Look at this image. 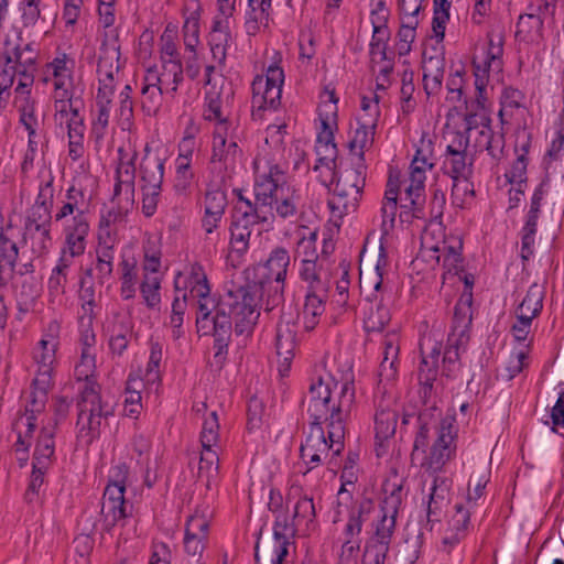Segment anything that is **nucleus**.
I'll list each match as a JSON object with an SVG mask.
<instances>
[{
  "instance_id": "58",
  "label": "nucleus",
  "mask_w": 564,
  "mask_h": 564,
  "mask_svg": "<svg viewBox=\"0 0 564 564\" xmlns=\"http://www.w3.org/2000/svg\"><path fill=\"white\" fill-rule=\"evenodd\" d=\"M390 322V312L383 305L370 306L365 315L364 326L368 333L382 332Z\"/></svg>"
},
{
  "instance_id": "12",
  "label": "nucleus",
  "mask_w": 564,
  "mask_h": 564,
  "mask_svg": "<svg viewBox=\"0 0 564 564\" xmlns=\"http://www.w3.org/2000/svg\"><path fill=\"white\" fill-rule=\"evenodd\" d=\"M419 432L414 441V454L425 452L430 441L431 449L425 457L424 466L433 471L441 470L456 452L457 427L453 413L442 414L436 409L422 412L419 416Z\"/></svg>"
},
{
  "instance_id": "53",
  "label": "nucleus",
  "mask_w": 564,
  "mask_h": 564,
  "mask_svg": "<svg viewBox=\"0 0 564 564\" xmlns=\"http://www.w3.org/2000/svg\"><path fill=\"white\" fill-rule=\"evenodd\" d=\"M296 254L301 260H317L316 250L317 229L301 227L297 231Z\"/></svg>"
},
{
  "instance_id": "17",
  "label": "nucleus",
  "mask_w": 564,
  "mask_h": 564,
  "mask_svg": "<svg viewBox=\"0 0 564 564\" xmlns=\"http://www.w3.org/2000/svg\"><path fill=\"white\" fill-rule=\"evenodd\" d=\"M458 280L465 283L458 303L455 306L454 322L452 332L448 336V346L444 354V362L457 367V360L460 351L465 350L469 341V328L471 325V288L474 285V276L470 274H457Z\"/></svg>"
},
{
  "instance_id": "59",
  "label": "nucleus",
  "mask_w": 564,
  "mask_h": 564,
  "mask_svg": "<svg viewBox=\"0 0 564 564\" xmlns=\"http://www.w3.org/2000/svg\"><path fill=\"white\" fill-rule=\"evenodd\" d=\"M474 184L469 177L453 180L452 202L455 206L464 208L474 199Z\"/></svg>"
},
{
  "instance_id": "42",
  "label": "nucleus",
  "mask_w": 564,
  "mask_h": 564,
  "mask_svg": "<svg viewBox=\"0 0 564 564\" xmlns=\"http://www.w3.org/2000/svg\"><path fill=\"white\" fill-rule=\"evenodd\" d=\"M398 415L390 409H381L375 415V438L377 455L381 456L386 452V442L395 433Z\"/></svg>"
},
{
  "instance_id": "36",
  "label": "nucleus",
  "mask_w": 564,
  "mask_h": 564,
  "mask_svg": "<svg viewBox=\"0 0 564 564\" xmlns=\"http://www.w3.org/2000/svg\"><path fill=\"white\" fill-rule=\"evenodd\" d=\"M295 326L292 321L283 317L278 324L275 349L279 357L280 372H286L290 368L291 360L295 349Z\"/></svg>"
},
{
  "instance_id": "31",
  "label": "nucleus",
  "mask_w": 564,
  "mask_h": 564,
  "mask_svg": "<svg viewBox=\"0 0 564 564\" xmlns=\"http://www.w3.org/2000/svg\"><path fill=\"white\" fill-rule=\"evenodd\" d=\"M234 43V35L231 32V20H227L226 18L221 19H213V25L209 33V47L213 59L216 64H214V73L219 75L223 79L224 77L219 73V69L224 66L227 51ZM207 65L205 69L208 67ZM204 82L206 80V70L204 72Z\"/></svg>"
},
{
  "instance_id": "44",
  "label": "nucleus",
  "mask_w": 564,
  "mask_h": 564,
  "mask_svg": "<svg viewBox=\"0 0 564 564\" xmlns=\"http://www.w3.org/2000/svg\"><path fill=\"white\" fill-rule=\"evenodd\" d=\"M51 220L52 217H47L43 223L32 220L28 226L32 251L37 256L46 253L52 246Z\"/></svg>"
},
{
  "instance_id": "32",
  "label": "nucleus",
  "mask_w": 564,
  "mask_h": 564,
  "mask_svg": "<svg viewBox=\"0 0 564 564\" xmlns=\"http://www.w3.org/2000/svg\"><path fill=\"white\" fill-rule=\"evenodd\" d=\"M441 349V343L431 335L422 337L420 341L422 361L419 369V380L423 387L424 397L427 395V392L431 391L433 387Z\"/></svg>"
},
{
  "instance_id": "2",
  "label": "nucleus",
  "mask_w": 564,
  "mask_h": 564,
  "mask_svg": "<svg viewBox=\"0 0 564 564\" xmlns=\"http://www.w3.org/2000/svg\"><path fill=\"white\" fill-rule=\"evenodd\" d=\"M307 399V411L315 423L301 445V458L312 469L330 451L339 455L344 448L345 423L355 402L352 376L339 382L332 371L321 368L311 380Z\"/></svg>"
},
{
  "instance_id": "30",
  "label": "nucleus",
  "mask_w": 564,
  "mask_h": 564,
  "mask_svg": "<svg viewBox=\"0 0 564 564\" xmlns=\"http://www.w3.org/2000/svg\"><path fill=\"white\" fill-rule=\"evenodd\" d=\"M473 159L468 153V139L463 133L453 134L452 141L446 148L444 167L455 178L470 177Z\"/></svg>"
},
{
  "instance_id": "49",
  "label": "nucleus",
  "mask_w": 564,
  "mask_h": 564,
  "mask_svg": "<svg viewBox=\"0 0 564 564\" xmlns=\"http://www.w3.org/2000/svg\"><path fill=\"white\" fill-rule=\"evenodd\" d=\"M452 481L448 477L437 475L434 477L429 494V514L435 513L449 498Z\"/></svg>"
},
{
  "instance_id": "55",
  "label": "nucleus",
  "mask_w": 564,
  "mask_h": 564,
  "mask_svg": "<svg viewBox=\"0 0 564 564\" xmlns=\"http://www.w3.org/2000/svg\"><path fill=\"white\" fill-rule=\"evenodd\" d=\"M175 31L173 29H170L169 26L165 29L164 33L161 36L162 65L159 68L160 72H165L170 63H175L182 68L177 46L175 43Z\"/></svg>"
},
{
  "instance_id": "4",
  "label": "nucleus",
  "mask_w": 564,
  "mask_h": 564,
  "mask_svg": "<svg viewBox=\"0 0 564 564\" xmlns=\"http://www.w3.org/2000/svg\"><path fill=\"white\" fill-rule=\"evenodd\" d=\"M37 58L39 45L34 41L28 42L17 36L14 40L6 41L3 57L0 62V89L4 91L17 82L13 104L20 113V122L28 131V149L21 163L23 172L33 167L42 143L35 100L31 96Z\"/></svg>"
},
{
  "instance_id": "45",
  "label": "nucleus",
  "mask_w": 564,
  "mask_h": 564,
  "mask_svg": "<svg viewBox=\"0 0 564 564\" xmlns=\"http://www.w3.org/2000/svg\"><path fill=\"white\" fill-rule=\"evenodd\" d=\"M132 335V326L128 317H118L110 329L109 348L115 355H122Z\"/></svg>"
},
{
  "instance_id": "43",
  "label": "nucleus",
  "mask_w": 564,
  "mask_h": 564,
  "mask_svg": "<svg viewBox=\"0 0 564 564\" xmlns=\"http://www.w3.org/2000/svg\"><path fill=\"white\" fill-rule=\"evenodd\" d=\"M324 294L317 292L306 293L302 311L299 315V322L304 330L311 332L318 325L325 312Z\"/></svg>"
},
{
  "instance_id": "21",
  "label": "nucleus",
  "mask_w": 564,
  "mask_h": 564,
  "mask_svg": "<svg viewBox=\"0 0 564 564\" xmlns=\"http://www.w3.org/2000/svg\"><path fill=\"white\" fill-rule=\"evenodd\" d=\"M202 453L198 477L206 479L207 485L218 476L219 469V422L215 411L203 422L200 432Z\"/></svg>"
},
{
  "instance_id": "27",
  "label": "nucleus",
  "mask_w": 564,
  "mask_h": 564,
  "mask_svg": "<svg viewBox=\"0 0 564 564\" xmlns=\"http://www.w3.org/2000/svg\"><path fill=\"white\" fill-rule=\"evenodd\" d=\"M75 59L66 53H57L42 70V82L51 85L52 93L76 91Z\"/></svg>"
},
{
  "instance_id": "1",
  "label": "nucleus",
  "mask_w": 564,
  "mask_h": 564,
  "mask_svg": "<svg viewBox=\"0 0 564 564\" xmlns=\"http://www.w3.org/2000/svg\"><path fill=\"white\" fill-rule=\"evenodd\" d=\"M174 288L177 294L197 302V332L202 336L215 338L216 357L223 355L228 346L232 319L238 336L248 337L252 334L259 318L258 289L229 292L217 301L210 295L205 271L198 263L185 264L175 274Z\"/></svg>"
},
{
  "instance_id": "62",
  "label": "nucleus",
  "mask_w": 564,
  "mask_h": 564,
  "mask_svg": "<svg viewBox=\"0 0 564 564\" xmlns=\"http://www.w3.org/2000/svg\"><path fill=\"white\" fill-rule=\"evenodd\" d=\"M451 3L447 0H434L432 30L438 40H443L449 20Z\"/></svg>"
},
{
  "instance_id": "38",
  "label": "nucleus",
  "mask_w": 564,
  "mask_h": 564,
  "mask_svg": "<svg viewBox=\"0 0 564 564\" xmlns=\"http://www.w3.org/2000/svg\"><path fill=\"white\" fill-rule=\"evenodd\" d=\"M470 510L463 505L455 506V512L448 520L447 529L442 536V551L449 553L465 538L469 525Z\"/></svg>"
},
{
  "instance_id": "41",
  "label": "nucleus",
  "mask_w": 564,
  "mask_h": 564,
  "mask_svg": "<svg viewBox=\"0 0 564 564\" xmlns=\"http://www.w3.org/2000/svg\"><path fill=\"white\" fill-rule=\"evenodd\" d=\"M375 131L376 126L356 121V127L352 128L348 141L350 155L355 162L364 164L366 152L373 145Z\"/></svg>"
},
{
  "instance_id": "34",
  "label": "nucleus",
  "mask_w": 564,
  "mask_h": 564,
  "mask_svg": "<svg viewBox=\"0 0 564 564\" xmlns=\"http://www.w3.org/2000/svg\"><path fill=\"white\" fill-rule=\"evenodd\" d=\"M209 529V516L196 511L186 522L184 547L189 555H200L206 546Z\"/></svg>"
},
{
  "instance_id": "11",
  "label": "nucleus",
  "mask_w": 564,
  "mask_h": 564,
  "mask_svg": "<svg viewBox=\"0 0 564 564\" xmlns=\"http://www.w3.org/2000/svg\"><path fill=\"white\" fill-rule=\"evenodd\" d=\"M88 203L85 193L70 186L58 203L53 219L62 227L63 245L59 259L63 262H74L84 256L90 232Z\"/></svg>"
},
{
  "instance_id": "50",
  "label": "nucleus",
  "mask_w": 564,
  "mask_h": 564,
  "mask_svg": "<svg viewBox=\"0 0 564 564\" xmlns=\"http://www.w3.org/2000/svg\"><path fill=\"white\" fill-rule=\"evenodd\" d=\"M531 349V344L513 345L506 364V375H502L507 380L513 379L529 366Z\"/></svg>"
},
{
  "instance_id": "48",
  "label": "nucleus",
  "mask_w": 564,
  "mask_h": 564,
  "mask_svg": "<svg viewBox=\"0 0 564 564\" xmlns=\"http://www.w3.org/2000/svg\"><path fill=\"white\" fill-rule=\"evenodd\" d=\"M147 387L138 377L130 376L124 392V413L128 416L137 417L142 410L141 391Z\"/></svg>"
},
{
  "instance_id": "40",
  "label": "nucleus",
  "mask_w": 564,
  "mask_h": 564,
  "mask_svg": "<svg viewBox=\"0 0 564 564\" xmlns=\"http://www.w3.org/2000/svg\"><path fill=\"white\" fill-rule=\"evenodd\" d=\"M272 0H248L245 28L248 35H256L269 28Z\"/></svg>"
},
{
  "instance_id": "23",
  "label": "nucleus",
  "mask_w": 564,
  "mask_h": 564,
  "mask_svg": "<svg viewBox=\"0 0 564 564\" xmlns=\"http://www.w3.org/2000/svg\"><path fill=\"white\" fill-rule=\"evenodd\" d=\"M284 72L275 62L267 67L252 83V107L259 110H274L281 101Z\"/></svg>"
},
{
  "instance_id": "64",
  "label": "nucleus",
  "mask_w": 564,
  "mask_h": 564,
  "mask_svg": "<svg viewBox=\"0 0 564 564\" xmlns=\"http://www.w3.org/2000/svg\"><path fill=\"white\" fill-rule=\"evenodd\" d=\"M489 480V475L486 471L479 475H473L469 479V489L467 494V508H474L478 500L484 497L486 485Z\"/></svg>"
},
{
  "instance_id": "46",
  "label": "nucleus",
  "mask_w": 564,
  "mask_h": 564,
  "mask_svg": "<svg viewBox=\"0 0 564 564\" xmlns=\"http://www.w3.org/2000/svg\"><path fill=\"white\" fill-rule=\"evenodd\" d=\"M543 289L538 284H533L529 288L525 296L519 304L516 315L533 321L543 307Z\"/></svg>"
},
{
  "instance_id": "20",
  "label": "nucleus",
  "mask_w": 564,
  "mask_h": 564,
  "mask_svg": "<svg viewBox=\"0 0 564 564\" xmlns=\"http://www.w3.org/2000/svg\"><path fill=\"white\" fill-rule=\"evenodd\" d=\"M248 209L242 212L240 218H237L231 227L230 247L231 251L243 254L249 248V240L252 231L258 226V231L272 228L274 215L269 209L252 207L247 204Z\"/></svg>"
},
{
  "instance_id": "26",
  "label": "nucleus",
  "mask_w": 564,
  "mask_h": 564,
  "mask_svg": "<svg viewBox=\"0 0 564 564\" xmlns=\"http://www.w3.org/2000/svg\"><path fill=\"white\" fill-rule=\"evenodd\" d=\"M432 232L426 229L422 236V250L421 256L425 258L427 253H432L436 262L443 263L444 280L449 276H455L463 272V259L460 256L462 243L459 240L454 239L449 241H443L442 243H433L431 240Z\"/></svg>"
},
{
  "instance_id": "19",
  "label": "nucleus",
  "mask_w": 564,
  "mask_h": 564,
  "mask_svg": "<svg viewBox=\"0 0 564 564\" xmlns=\"http://www.w3.org/2000/svg\"><path fill=\"white\" fill-rule=\"evenodd\" d=\"M129 480L130 474L126 464L119 463L110 468L109 482L104 492L101 507V513L107 528L113 527L121 521H123V524L128 523V521H124V491Z\"/></svg>"
},
{
  "instance_id": "29",
  "label": "nucleus",
  "mask_w": 564,
  "mask_h": 564,
  "mask_svg": "<svg viewBox=\"0 0 564 564\" xmlns=\"http://www.w3.org/2000/svg\"><path fill=\"white\" fill-rule=\"evenodd\" d=\"M294 534V528L286 518L276 519L273 525V541L268 547L260 550L256 546L257 564H283L289 554L290 539Z\"/></svg>"
},
{
  "instance_id": "47",
  "label": "nucleus",
  "mask_w": 564,
  "mask_h": 564,
  "mask_svg": "<svg viewBox=\"0 0 564 564\" xmlns=\"http://www.w3.org/2000/svg\"><path fill=\"white\" fill-rule=\"evenodd\" d=\"M164 164L159 156L145 155L140 165L142 186L161 187L163 181Z\"/></svg>"
},
{
  "instance_id": "28",
  "label": "nucleus",
  "mask_w": 564,
  "mask_h": 564,
  "mask_svg": "<svg viewBox=\"0 0 564 564\" xmlns=\"http://www.w3.org/2000/svg\"><path fill=\"white\" fill-rule=\"evenodd\" d=\"M21 229L0 212V276L9 278L19 259Z\"/></svg>"
},
{
  "instance_id": "14",
  "label": "nucleus",
  "mask_w": 564,
  "mask_h": 564,
  "mask_svg": "<svg viewBox=\"0 0 564 564\" xmlns=\"http://www.w3.org/2000/svg\"><path fill=\"white\" fill-rule=\"evenodd\" d=\"M183 80V69L175 63H170L165 72L159 67H149L142 80L140 104L142 111L148 116H155L164 101L173 98L178 85Z\"/></svg>"
},
{
  "instance_id": "35",
  "label": "nucleus",
  "mask_w": 564,
  "mask_h": 564,
  "mask_svg": "<svg viewBox=\"0 0 564 564\" xmlns=\"http://www.w3.org/2000/svg\"><path fill=\"white\" fill-rule=\"evenodd\" d=\"M76 91L52 93L51 98L54 108V120L67 130L75 129V126L83 127L84 119L73 101Z\"/></svg>"
},
{
  "instance_id": "5",
  "label": "nucleus",
  "mask_w": 564,
  "mask_h": 564,
  "mask_svg": "<svg viewBox=\"0 0 564 564\" xmlns=\"http://www.w3.org/2000/svg\"><path fill=\"white\" fill-rule=\"evenodd\" d=\"M59 330L57 322H50L33 348L32 359L36 369L32 390L24 413L19 415L13 423V431L17 434V451L24 452L30 447L37 416L45 408L46 395L53 383V371L59 346Z\"/></svg>"
},
{
  "instance_id": "56",
  "label": "nucleus",
  "mask_w": 564,
  "mask_h": 564,
  "mask_svg": "<svg viewBox=\"0 0 564 564\" xmlns=\"http://www.w3.org/2000/svg\"><path fill=\"white\" fill-rule=\"evenodd\" d=\"M301 491L302 489L299 486L291 487L288 499H296L294 505V518L296 520L311 521L315 516L314 503L307 496L301 497Z\"/></svg>"
},
{
  "instance_id": "13",
  "label": "nucleus",
  "mask_w": 564,
  "mask_h": 564,
  "mask_svg": "<svg viewBox=\"0 0 564 564\" xmlns=\"http://www.w3.org/2000/svg\"><path fill=\"white\" fill-rule=\"evenodd\" d=\"M358 454L349 453L341 471V486L338 490L337 499V520L347 517L346 532L349 535L360 534L362 522L373 509V502L370 499L354 500L352 491L358 479Z\"/></svg>"
},
{
  "instance_id": "9",
  "label": "nucleus",
  "mask_w": 564,
  "mask_h": 564,
  "mask_svg": "<svg viewBox=\"0 0 564 564\" xmlns=\"http://www.w3.org/2000/svg\"><path fill=\"white\" fill-rule=\"evenodd\" d=\"M502 45L500 40L495 42L489 39L487 51L481 57L474 59V75L476 88V104L479 111L470 112L466 117L468 141L475 140V145L480 150H487L492 153L495 143L499 145V140L494 137L490 118L486 112L487 85L491 73H499L502 68Z\"/></svg>"
},
{
  "instance_id": "16",
  "label": "nucleus",
  "mask_w": 564,
  "mask_h": 564,
  "mask_svg": "<svg viewBox=\"0 0 564 564\" xmlns=\"http://www.w3.org/2000/svg\"><path fill=\"white\" fill-rule=\"evenodd\" d=\"M77 438L84 445L91 444L100 435V429L112 408L100 395L98 386L87 382L78 404Z\"/></svg>"
},
{
  "instance_id": "25",
  "label": "nucleus",
  "mask_w": 564,
  "mask_h": 564,
  "mask_svg": "<svg viewBox=\"0 0 564 564\" xmlns=\"http://www.w3.org/2000/svg\"><path fill=\"white\" fill-rule=\"evenodd\" d=\"M137 152L130 147L118 149V165L116 170V184L113 200L122 202L123 208L134 206V176Z\"/></svg>"
},
{
  "instance_id": "54",
  "label": "nucleus",
  "mask_w": 564,
  "mask_h": 564,
  "mask_svg": "<svg viewBox=\"0 0 564 564\" xmlns=\"http://www.w3.org/2000/svg\"><path fill=\"white\" fill-rule=\"evenodd\" d=\"M543 22L539 15H521L517 23V34L527 42L539 41L542 36Z\"/></svg>"
},
{
  "instance_id": "18",
  "label": "nucleus",
  "mask_w": 564,
  "mask_h": 564,
  "mask_svg": "<svg viewBox=\"0 0 564 564\" xmlns=\"http://www.w3.org/2000/svg\"><path fill=\"white\" fill-rule=\"evenodd\" d=\"M291 265V256L285 248L276 247L271 250L267 260L257 268L259 283L264 290L265 285L273 294L267 303V310H271L283 300L285 279Z\"/></svg>"
},
{
  "instance_id": "22",
  "label": "nucleus",
  "mask_w": 564,
  "mask_h": 564,
  "mask_svg": "<svg viewBox=\"0 0 564 564\" xmlns=\"http://www.w3.org/2000/svg\"><path fill=\"white\" fill-rule=\"evenodd\" d=\"M161 257V251L155 246L149 243L144 247L140 292L150 308H156L161 303V284L165 274Z\"/></svg>"
},
{
  "instance_id": "33",
  "label": "nucleus",
  "mask_w": 564,
  "mask_h": 564,
  "mask_svg": "<svg viewBox=\"0 0 564 564\" xmlns=\"http://www.w3.org/2000/svg\"><path fill=\"white\" fill-rule=\"evenodd\" d=\"M113 206L100 214L97 228V243L117 247L119 243L118 226L122 224L133 208H123L122 202L113 200Z\"/></svg>"
},
{
  "instance_id": "8",
  "label": "nucleus",
  "mask_w": 564,
  "mask_h": 564,
  "mask_svg": "<svg viewBox=\"0 0 564 564\" xmlns=\"http://www.w3.org/2000/svg\"><path fill=\"white\" fill-rule=\"evenodd\" d=\"M433 152L432 139L422 137L415 155L411 161L408 177L401 180V175L398 171H390L381 206L382 227L384 231L390 230L394 226L401 186L404 188V198H402V200L409 202V204H402V208L411 207L415 210L416 207L423 203L426 173L434 166Z\"/></svg>"
},
{
  "instance_id": "10",
  "label": "nucleus",
  "mask_w": 564,
  "mask_h": 564,
  "mask_svg": "<svg viewBox=\"0 0 564 564\" xmlns=\"http://www.w3.org/2000/svg\"><path fill=\"white\" fill-rule=\"evenodd\" d=\"M254 207L273 208L281 218L295 216L303 206L300 189L284 182L283 172L265 154H259L253 161Z\"/></svg>"
},
{
  "instance_id": "60",
  "label": "nucleus",
  "mask_w": 564,
  "mask_h": 564,
  "mask_svg": "<svg viewBox=\"0 0 564 564\" xmlns=\"http://www.w3.org/2000/svg\"><path fill=\"white\" fill-rule=\"evenodd\" d=\"M423 85L424 90L427 95L437 93L443 82V69L441 67V61L431 59L429 64L424 65Z\"/></svg>"
},
{
  "instance_id": "51",
  "label": "nucleus",
  "mask_w": 564,
  "mask_h": 564,
  "mask_svg": "<svg viewBox=\"0 0 564 564\" xmlns=\"http://www.w3.org/2000/svg\"><path fill=\"white\" fill-rule=\"evenodd\" d=\"M163 348L159 343H152L150 346V355L143 377L140 378L147 388L158 386L161 381V362H162Z\"/></svg>"
},
{
  "instance_id": "15",
  "label": "nucleus",
  "mask_w": 564,
  "mask_h": 564,
  "mask_svg": "<svg viewBox=\"0 0 564 564\" xmlns=\"http://www.w3.org/2000/svg\"><path fill=\"white\" fill-rule=\"evenodd\" d=\"M402 503L401 488H393L386 496L379 520L375 524V533L365 546L361 564H384L390 549L391 538L395 527V518Z\"/></svg>"
},
{
  "instance_id": "7",
  "label": "nucleus",
  "mask_w": 564,
  "mask_h": 564,
  "mask_svg": "<svg viewBox=\"0 0 564 564\" xmlns=\"http://www.w3.org/2000/svg\"><path fill=\"white\" fill-rule=\"evenodd\" d=\"M225 79L214 73V66L206 68V109L205 118L215 122L212 144V171L219 183H225L235 173L241 152L232 137V124L223 109V87Z\"/></svg>"
},
{
  "instance_id": "24",
  "label": "nucleus",
  "mask_w": 564,
  "mask_h": 564,
  "mask_svg": "<svg viewBox=\"0 0 564 564\" xmlns=\"http://www.w3.org/2000/svg\"><path fill=\"white\" fill-rule=\"evenodd\" d=\"M54 448L55 445L52 429L43 427L35 445L32 463L33 469L25 494L26 499L30 502L34 501L41 492L44 485V476L52 465Z\"/></svg>"
},
{
  "instance_id": "37",
  "label": "nucleus",
  "mask_w": 564,
  "mask_h": 564,
  "mask_svg": "<svg viewBox=\"0 0 564 564\" xmlns=\"http://www.w3.org/2000/svg\"><path fill=\"white\" fill-rule=\"evenodd\" d=\"M399 351V334L397 328L392 327L386 333L383 338V356L379 368V380L381 383L391 382L395 379Z\"/></svg>"
},
{
  "instance_id": "6",
  "label": "nucleus",
  "mask_w": 564,
  "mask_h": 564,
  "mask_svg": "<svg viewBox=\"0 0 564 564\" xmlns=\"http://www.w3.org/2000/svg\"><path fill=\"white\" fill-rule=\"evenodd\" d=\"M99 22L104 28L100 55L97 66L98 90L96 95L93 133L97 139L104 138L109 124L112 98L121 80L119 33L113 26L112 4H99Z\"/></svg>"
},
{
  "instance_id": "61",
  "label": "nucleus",
  "mask_w": 564,
  "mask_h": 564,
  "mask_svg": "<svg viewBox=\"0 0 564 564\" xmlns=\"http://www.w3.org/2000/svg\"><path fill=\"white\" fill-rule=\"evenodd\" d=\"M417 20L402 18V24L398 33L397 50L400 55H405L411 51V45L415 40V30Z\"/></svg>"
},
{
  "instance_id": "52",
  "label": "nucleus",
  "mask_w": 564,
  "mask_h": 564,
  "mask_svg": "<svg viewBox=\"0 0 564 564\" xmlns=\"http://www.w3.org/2000/svg\"><path fill=\"white\" fill-rule=\"evenodd\" d=\"M367 283L373 289L376 293L388 292L389 289V260L383 249L380 248V252L375 265L373 274L368 278ZM373 300H378V294H373Z\"/></svg>"
},
{
  "instance_id": "3",
  "label": "nucleus",
  "mask_w": 564,
  "mask_h": 564,
  "mask_svg": "<svg viewBox=\"0 0 564 564\" xmlns=\"http://www.w3.org/2000/svg\"><path fill=\"white\" fill-rule=\"evenodd\" d=\"M337 110L335 93L326 89L318 106L315 144L317 164L314 169L319 172L321 182L325 186L333 185L328 206L334 217L341 218L355 212L358 206L365 186V165L355 162L354 167L347 166L335 172Z\"/></svg>"
},
{
  "instance_id": "63",
  "label": "nucleus",
  "mask_w": 564,
  "mask_h": 564,
  "mask_svg": "<svg viewBox=\"0 0 564 564\" xmlns=\"http://www.w3.org/2000/svg\"><path fill=\"white\" fill-rule=\"evenodd\" d=\"M528 162L527 151L523 149V151L517 155V159L512 162L510 169L506 172V178L511 185L525 187Z\"/></svg>"
},
{
  "instance_id": "57",
  "label": "nucleus",
  "mask_w": 564,
  "mask_h": 564,
  "mask_svg": "<svg viewBox=\"0 0 564 564\" xmlns=\"http://www.w3.org/2000/svg\"><path fill=\"white\" fill-rule=\"evenodd\" d=\"M44 8L43 0H20L19 11L23 26H34L39 21H44Z\"/></svg>"
},
{
  "instance_id": "39",
  "label": "nucleus",
  "mask_w": 564,
  "mask_h": 564,
  "mask_svg": "<svg viewBox=\"0 0 564 564\" xmlns=\"http://www.w3.org/2000/svg\"><path fill=\"white\" fill-rule=\"evenodd\" d=\"M325 263L324 259L300 261L299 275L306 283L307 292L325 293L328 280Z\"/></svg>"
}]
</instances>
